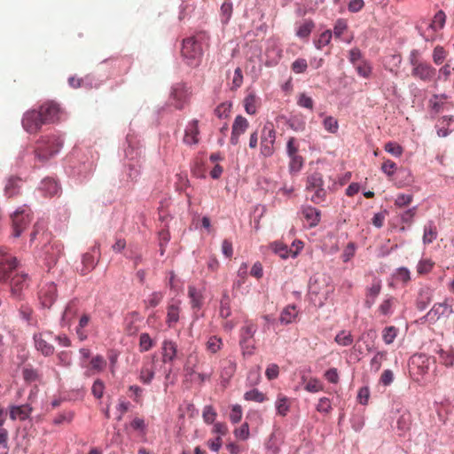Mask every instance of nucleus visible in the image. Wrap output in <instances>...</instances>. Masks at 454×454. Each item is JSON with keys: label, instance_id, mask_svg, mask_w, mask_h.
Here are the masks:
<instances>
[{"label": "nucleus", "instance_id": "nucleus-41", "mask_svg": "<svg viewBox=\"0 0 454 454\" xmlns=\"http://www.w3.org/2000/svg\"><path fill=\"white\" fill-rule=\"evenodd\" d=\"M324 128L330 133H336L339 129L338 121L333 116H327L323 121Z\"/></svg>", "mask_w": 454, "mask_h": 454}, {"label": "nucleus", "instance_id": "nucleus-18", "mask_svg": "<svg viewBox=\"0 0 454 454\" xmlns=\"http://www.w3.org/2000/svg\"><path fill=\"white\" fill-rule=\"evenodd\" d=\"M34 341L35 348L44 356H51L54 353V347L43 337L42 333L35 334Z\"/></svg>", "mask_w": 454, "mask_h": 454}, {"label": "nucleus", "instance_id": "nucleus-45", "mask_svg": "<svg viewBox=\"0 0 454 454\" xmlns=\"http://www.w3.org/2000/svg\"><path fill=\"white\" fill-rule=\"evenodd\" d=\"M22 375L27 382H35L39 379L37 371L32 367H25Z\"/></svg>", "mask_w": 454, "mask_h": 454}, {"label": "nucleus", "instance_id": "nucleus-46", "mask_svg": "<svg viewBox=\"0 0 454 454\" xmlns=\"http://www.w3.org/2000/svg\"><path fill=\"white\" fill-rule=\"evenodd\" d=\"M385 151L393 156L399 157L403 153L402 146L395 142H388L385 145Z\"/></svg>", "mask_w": 454, "mask_h": 454}, {"label": "nucleus", "instance_id": "nucleus-21", "mask_svg": "<svg viewBox=\"0 0 454 454\" xmlns=\"http://www.w3.org/2000/svg\"><path fill=\"white\" fill-rule=\"evenodd\" d=\"M40 189L48 196H55L60 192L59 184L55 179L51 177L44 178L42 181Z\"/></svg>", "mask_w": 454, "mask_h": 454}, {"label": "nucleus", "instance_id": "nucleus-47", "mask_svg": "<svg viewBox=\"0 0 454 454\" xmlns=\"http://www.w3.org/2000/svg\"><path fill=\"white\" fill-rule=\"evenodd\" d=\"M153 346V340L148 333H142L139 337V348L141 352L148 351Z\"/></svg>", "mask_w": 454, "mask_h": 454}, {"label": "nucleus", "instance_id": "nucleus-59", "mask_svg": "<svg viewBox=\"0 0 454 454\" xmlns=\"http://www.w3.org/2000/svg\"><path fill=\"white\" fill-rule=\"evenodd\" d=\"M242 418V408L239 404H234L231 407V412L230 414V419L233 424H237L241 420Z\"/></svg>", "mask_w": 454, "mask_h": 454}, {"label": "nucleus", "instance_id": "nucleus-12", "mask_svg": "<svg viewBox=\"0 0 454 454\" xmlns=\"http://www.w3.org/2000/svg\"><path fill=\"white\" fill-rule=\"evenodd\" d=\"M99 256H100L99 244L96 243L90 252L85 253L82 255V267L80 270L81 274L86 275L92 269H94L95 265L97 264V262L98 261Z\"/></svg>", "mask_w": 454, "mask_h": 454}, {"label": "nucleus", "instance_id": "nucleus-4", "mask_svg": "<svg viewBox=\"0 0 454 454\" xmlns=\"http://www.w3.org/2000/svg\"><path fill=\"white\" fill-rule=\"evenodd\" d=\"M305 191L312 192L310 200L315 204H320L325 200L327 192L320 172L315 171L307 176Z\"/></svg>", "mask_w": 454, "mask_h": 454}, {"label": "nucleus", "instance_id": "nucleus-15", "mask_svg": "<svg viewBox=\"0 0 454 454\" xmlns=\"http://www.w3.org/2000/svg\"><path fill=\"white\" fill-rule=\"evenodd\" d=\"M205 288L202 286H189L188 295L191 300L192 309H200L203 306L205 297Z\"/></svg>", "mask_w": 454, "mask_h": 454}, {"label": "nucleus", "instance_id": "nucleus-32", "mask_svg": "<svg viewBox=\"0 0 454 454\" xmlns=\"http://www.w3.org/2000/svg\"><path fill=\"white\" fill-rule=\"evenodd\" d=\"M381 286H372L367 291L366 299L364 301V306L367 309H371L372 306L375 303V301L378 295L380 293Z\"/></svg>", "mask_w": 454, "mask_h": 454}, {"label": "nucleus", "instance_id": "nucleus-35", "mask_svg": "<svg viewBox=\"0 0 454 454\" xmlns=\"http://www.w3.org/2000/svg\"><path fill=\"white\" fill-rule=\"evenodd\" d=\"M386 357H387L386 351L376 352V354L374 355V356L372 358V360L370 362L371 370L373 371L374 372H377L380 369L381 363L383 360L386 359Z\"/></svg>", "mask_w": 454, "mask_h": 454}, {"label": "nucleus", "instance_id": "nucleus-49", "mask_svg": "<svg viewBox=\"0 0 454 454\" xmlns=\"http://www.w3.org/2000/svg\"><path fill=\"white\" fill-rule=\"evenodd\" d=\"M335 341L340 345L347 347L352 344L353 338L350 333H346L342 331L336 335Z\"/></svg>", "mask_w": 454, "mask_h": 454}, {"label": "nucleus", "instance_id": "nucleus-9", "mask_svg": "<svg viewBox=\"0 0 454 454\" xmlns=\"http://www.w3.org/2000/svg\"><path fill=\"white\" fill-rule=\"evenodd\" d=\"M168 213L163 205L159 207V220L161 222L160 230L159 231V245L160 254H163L168 244Z\"/></svg>", "mask_w": 454, "mask_h": 454}, {"label": "nucleus", "instance_id": "nucleus-1", "mask_svg": "<svg viewBox=\"0 0 454 454\" xmlns=\"http://www.w3.org/2000/svg\"><path fill=\"white\" fill-rule=\"evenodd\" d=\"M207 39V35L200 32L183 40L181 56L186 65L197 67L200 64L204 52L203 45Z\"/></svg>", "mask_w": 454, "mask_h": 454}, {"label": "nucleus", "instance_id": "nucleus-36", "mask_svg": "<svg viewBox=\"0 0 454 454\" xmlns=\"http://www.w3.org/2000/svg\"><path fill=\"white\" fill-rule=\"evenodd\" d=\"M244 399L247 401L263 403L266 400V397L264 394L260 392L257 388H253L245 393Z\"/></svg>", "mask_w": 454, "mask_h": 454}, {"label": "nucleus", "instance_id": "nucleus-22", "mask_svg": "<svg viewBox=\"0 0 454 454\" xmlns=\"http://www.w3.org/2000/svg\"><path fill=\"white\" fill-rule=\"evenodd\" d=\"M298 317V311L295 305L286 306L281 312L278 321L281 325H289L294 323Z\"/></svg>", "mask_w": 454, "mask_h": 454}, {"label": "nucleus", "instance_id": "nucleus-16", "mask_svg": "<svg viewBox=\"0 0 454 454\" xmlns=\"http://www.w3.org/2000/svg\"><path fill=\"white\" fill-rule=\"evenodd\" d=\"M38 295L42 305L45 308H50L57 297L56 286H43Z\"/></svg>", "mask_w": 454, "mask_h": 454}, {"label": "nucleus", "instance_id": "nucleus-6", "mask_svg": "<svg viewBox=\"0 0 454 454\" xmlns=\"http://www.w3.org/2000/svg\"><path fill=\"white\" fill-rule=\"evenodd\" d=\"M276 129L271 122H267L261 134V154L263 157H270L275 152Z\"/></svg>", "mask_w": 454, "mask_h": 454}, {"label": "nucleus", "instance_id": "nucleus-39", "mask_svg": "<svg viewBox=\"0 0 454 454\" xmlns=\"http://www.w3.org/2000/svg\"><path fill=\"white\" fill-rule=\"evenodd\" d=\"M231 315L230 298L226 294H223L220 302V316L223 318H227Z\"/></svg>", "mask_w": 454, "mask_h": 454}, {"label": "nucleus", "instance_id": "nucleus-63", "mask_svg": "<svg viewBox=\"0 0 454 454\" xmlns=\"http://www.w3.org/2000/svg\"><path fill=\"white\" fill-rule=\"evenodd\" d=\"M355 251L356 245L353 242H349L344 248L343 253L341 254L343 262H348L354 256Z\"/></svg>", "mask_w": 454, "mask_h": 454}, {"label": "nucleus", "instance_id": "nucleus-19", "mask_svg": "<svg viewBox=\"0 0 454 454\" xmlns=\"http://www.w3.org/2000/svg\"><path fill=\"white\" fill-rule=\"evenodd\" d=\"M454 129V117L443 116L439 120L437 125V134L439 137H445Z\"/></svg>", "mask_w": 454, "mask_h": 454}, {"label": "nucleus", "instance_id": "nucleus-56", "mask_svg": "<svg viewBox=\"0 0 454 454\" xmlns=\"http://www.w3.org/2000/svg\"><path fill=\"white\" fill-rule=\"evenodd\" d=\"M355 67L358 74L362 77L367 78L370 76L372 73V67L366 61H360V63Z\"/></svg>", "mask_w": 454, "mask_h": 454}, {"label": "nucleus", "instance_id": "nucleus-42", "mask_svg": "<svg viewBox=\"0 0 454 454\" xmlns=\"http://www.w3.org/2000/svg\"><path fill=\"white\" fill-rule=\"evenodd\" d=\"M347 29V21L343 19H338L333 27V35L336 38H340Z\"/></svg>", "mask_w": 454, "mask_h": 454}, {"label": "nucleus", "instance_id": "nucleus-29", "mask_svg": "<svg viewBox=\"0 0 454 454\" xmlns=\"http://www.w3.org/2000/svg\"><path fill=\"white\" fill-rule=\"evenodd\" d=\"M90 321V317L88 314H82L80 317L78 326L76 327V334L81 341L88 338V334L84 328L88 326Z\"/></svg>", "mask_w": 454, "mask_h": 454}, {"label": "nucleus", "instance_id": "nucleus-24", "mask_svg": "<svg viewBox=\"0 0 454 454\" xmlns=\"http://www.w3.org/2000/svg\"><path fill=\"white\" fill-rule=\"evenodd\" d=\"M435 363V358L427 356L425 354L415 355L412 357V364H418L421 373H427L430 369V364Z\"/></svg>", "mask_w": 454, "mask_h": 454}, {"label": "nucleus", "instance_id": "nucleus-30", "mask_svg": "<svg viewBox=\"0 0 454 454\" xmlns=\"http://www.w3.org/2000/svg\"><path fill=\"white\" fill-rule=\"evenodd\" d=\"M153 362H149L147 364H145L141 369L139 380L145 383L149 384L151 380L153 378L154 372H153Z\"/></svg>", "mask_w": 454, "mask_h": 454}, {"label": "nucleus", "instance_id": "nucleus-26", "mask_svg": "<svg viewBox=\"0 0 454 454\" xmlns=\"http://www.w3.org/2000/svg\"><path fill=\"white\" fill-rule=\"evenodd\" d=\"M315 28V23L312 20H305L296 29V35L301 39L308 40L312 30Z\"/></svg>", "mask_w": 454, "mask_h": 454}, {"label": "nucleus", "instance_id": "nucleus-33", "mask_svg": "<svg viewBox=\"0 0 454 454\" xmlns=\"http://www.w3.org/2000/svg\"><path fill=\"white\" fill-rule=\"evenodd\" d=\"M333 33L330 29H327L320 34L317 40H315L314 44L317 49L322 50L323 47L328 45L331 43Z\"/></svg>", "mask_w": 454, "mask_h": 454}, {"label": "nucleus", "instance_id": "nucleus-48", "mask_svg": "<svg viewBox=\"0 0 454 454\" xmlns=\"http://www.w3.org/2000/svg\"><path fill=\"white\" fill-rule=\"evenodd\" d=\"M90 365L93 370L97 372H101L106 367V361L102 356L97 355L96 356L92 357L90 361Z\"/></svg>", "mask_w": 454, "mask_h": 454}, {"label": "nucleus", "instance_id": "nucleus-13", "mask_svg": "<svg viewBox=\"0 0 454 454\" xmlns=\"http://www.w3.org/2000/svg\"><path fill=\"white\" fill-rule=\"evenodd\" d=\"M13 236L20 237L22 231L28 226L31 218L25 210H17L12 215Z\"/></svg>", "mask_w": 454, "mask_h": 454}, {"label": "nucleus", "instance_id": "nucleus-54", "mask_svg": "<svg viewBox=\"0 0 454 454\" xmlns=\"http://www.w3.org/2000/svg\"><path fill=\"white\" fill-rule=\"evenodd\" d=\"M243 83V74L240 67H237L234 71V76L231 82V90H236L241 87Z\"/></svg>", "mask_w": 454, "mask_h": 454}, {"label": "nucleus", "instance_id": "nucleus-43", "mask_svg": "<svg viewBox=\"0 0 454 454\" xmlns=\"http://www.w3.org/2000/svg\"><path fill=\"white\" fill-rule=\"evenodd\" d=\"M231 108V103L230 102H224L220 104L215 109V115L222 119L228 117Z\"/></svg>", "mask_w": 454, "mask_h": 454}, {"label": "nucleus", "instance_id": "nucleus-23", "mask_svg": "<svg viewBox=\"0 0 454 454\" xmlns=\"http://www.w3.org/2000/svg\"><path fill=\"white\" fill-rule=\"evenodd\" d=\"M32 409L29 405H20V406H11L10 407V418L12 420L19 419L20 420H25L29 417Z\"/></svg>", "mask_w": 454, "mask_h": 454}, {"label": "nucleus", "instance_id": "nucleus-51", "mask_svg": "<svg viewBox=\"0 0 454 454\" xmlns=\"http://www.w3.org/2000/svg\"><path fill=\"white\" fill-rule=\"evenodd\" d=\"M395 299L391 296V295H387L385 300L383 301V302L380 304V311L382 315H389L391 313V307H392V304L394 302Z\"/></svg>", "mask_w": 454, "mask_h": 454}, {"label": "nucleus", "instance_id": "nucleus-44", "mask_svg": "<svg viewBox=\"0 0 454 454\" xmlns=\"http://www.w3.org/2000/svg\"><path fill=\"white\" fill-rule=\"evenodd\" d=\"M286 153L288 157L300 155L299 154V145L294 137L288 138L286 143Z\"/></svg>", "mask_w": 454, "mask_h": 454}, {"label": "nucleus", "instance_id": "nucleus-55", "mask_svg": "<svg viewBox=\"0 0 454 454\" xmlns=\"http://www.w3.org/2000/svg\"><path fill=\"white\" fill-rule=\"evenodd\" d=\"M105 384L101 380H96L92 385L91 392L93 395L100 399L104 395Z\"/></svg>", "mask_w": 454, "mask_h": 454}, {"label": "nucleus", "instance_id": "nucleus-14", "mask_svg": "<svg viewBox=\"0 0 454 454\" xmlns=\"http://www.w3.org/2000/svg\"><path fill=\"white\" fill-rule=\"evenodd\" d=\"M248 127L249 122L245 117L242 115L236 116L231 127L230 143L233 145H238L240 136L247 130Z\"/></svg>", "mask_w": 454, "mask_h": 454}, {"label": "nucleus", "instance_id": "nucleus-52", "mask_svg": "<svg viewBox=\"0 0 454 454\" xmlns=\"http://www.w3.org/2000/svg\"><path fill=\"white\" fill-rule=\"evenodd\" d=\"M297 104L304 108L312 110L314 107L313 99L305 93H301L298 97Z\"/></svg>", "mask_w": 454, "mask_h": 454}, {"label": "nucleus", "instance_id": "nucleus-58", "mask_svg": "<svg viewBox=\"0 0 454 454\" xmlns=\"http://www.w3.org/2000/svg\"><path fill=\"white\" fill-rule=\"evenodd\" d=\"M446 58V52L442 46H436L433 51V60L436 65H440Z\"/></svg>", "mask_w": 454, "mask_h": 454}, {"label": "nucleus", "instance_id": "nucleus-20", "mask_svg": "<svg viewBox=\"0 0 454 454\" xmlns=\"http://www.w3.org/2000/svg\"><path fill=\"white\" fill-rule=\"evenodd\" d=\"M199 126L198 121H192L185 129V134L184 137V142L187 145H195L199 142Z\"/></svg>", "mask_w": 454, "mask_h": 454}, {"label": "nucleus", "instance_id": "nucleus-64", "mask_svg": "<svg viewBox=\"0 0 454 454\" xmlns=\"http://www.w3.org/2000/svg\"><path fill=\"white\" fill-rule=\"evenodd\" d=\"M395 169L396 164L390 160H385L381 165L382 172L385 173L387 176H392Z\"/></svg>", "mask_w": 454, "mask_h": 454}, {"label": "nucleus", "instance_id": "nucleus-17", "mask_svg": "<svg viewBox=\"0 0 454 454\" xmlns=\"http://www.w3.org/2000/svg\"><path fill=\"white\" fill-rule=\"evenodd\" d=\"M301 214L309 227H315L320 222L321 213L316 207L311 206L304 207Z\"/></svg>", "mask_w": 454, "mask_h": 454}, {"label": "nucleus", "instance_id": "nucleus-28", "mask_svg": "<svg viewBox=\"0 0 454 454\" xmlns=\"http://www.w3.org/2000/svg\"><path fill=\"white\" fill-rule=\"evenodd\" d=\"M258 98L253 92L247 94L244 98V107L248 114H255L257 112Z\"/></svg>", "mask_w": 454, "mask_h": 454}, {"label": "nucleus", "instance_id": "nucleus-50", "mask_svg": "<svg viewBox=\"0 0 454 454\" xmlns=\"http://www.w3.org/2000/svg\"><path fill=\"white\" fill-rule=\"evenodd\" d=\"M291 68L295 74H302L308 68L307 60L304 59H297L293 62Z\"/></svg>", "mask_w": 454, "mask_h": 454}, {"label": "nucleus", "instance_id": "nucleus-57", "mask_svg": "<svg viewBox=\"0 0 454 454\" xmlns=\"http://www.w3.org/2000/svg\"><path fill=\"white\" fill-rule=\"evenodd\" d=\"M276 409L279 415L286 416L289 410V406L287 405V398L285 396L279 397L276 402Z\"/></svg>", "mask_w": 454, "mask_h": 454}, {"label": "nucleus", "instance_id": "nucleus-40", "mask_svg": "<svg viewBox=\"0 0 454 454\" xmlns=\"http://www.w3.org/2000/svg\"><path fill=\"white\" fill-rule=\"evenodd\" d=\"M397 333V329L395 326H387L383 330L382 338L386 344H391Z\"/></svg>", "mask_w": 454, "mask_h": 454}, {"label": "nucleus", "instance_id": "nucleus-10", "mask_svg": "<svg viewBox=\"0 0 454 454\" xmlns=\"http://www.w3.org/2000/svg\"><path fill=\"white\" fill-rule=\"evenodd\" d=\"M38 111L45 124L54 123L60 119L61 109L56 102H45L39 107Z\"/></svg>", "mask_w": 454, "mask_h": 454}, {"label": "nucleus", "instance_id": "nucleus-5", "mask_svg": "<svg viewBox=\"0 0 454 454\" xmlns=\"http://www.w3.org/2000/svg\"><path fill=\"white\" fill-rule=\"evenodd\" d=\"M410 64L412 66V76L423 82H431L435 75V68L429 63L419 59V51L412 50L409 56Z\"/></svg>", "mask_w": 454, "mask_h": 454}, {"label": "nucleus", "instance_id": "nucleus-27", "mask_svg": "<svg viewBox=\"0 0 454 454\" xmlns=\"http://www.w3.org/2000/svg\"><path fill=\"white\" fill-rule=\"evenodd\" d=\"M288 170L292 176L298 175L304 166V159L301 155L288 157Z\"/></svg>", "mask_w": 454, "mask_h": 454}, {"label": "nucleus", "instance_id": "nucleus-8", "mask_svg": "<svg viewBox=\"0 0 454 454\" xmlns=\"http://www.w3.org/2000/svg\"><path fill=\"white\" fill-rule=\"evenodd\" d=\"M43 124L45 123L39 111H27L23 115L22 127L27 132L30 134H35L38 132Z\"/></svg>", "mask_w": 454, "mask_h": 454}, {"label": "nucleus", "instance_id": "nucleus-11", "mask_svg": "<svg viewBox=\"0 0 454 454\" xmlns=\"http://www.w3.org/2000/svg\"><path fill=\"white\" fill-rule=\"evenodd\" d=\"M191 88L184 83H177L172 90V98L175 100V107L183 109L188 104L191 97Z\"/></svg>", "mask_w": 454, "mask_h": 454}, {"label": "nucleus", "instance_id": "nucleus-61", "mask_svg": "<svg viewBox=\"0 0 454 454\" xmlns=\"http://www.w3.org/2000/svg\"><path fill=\"white\" fill-rule=\"evenodd\" d=\"M434 266L430 260H422L417 266V272L420 275L428 273Z\"/></svg>", "mask_w": 454, "mask_h": 454}, {"label": "nucleus", "instance_id": "nucleus-38", "mask_svg": "<svg viewBox=\"0 0 454 454\" xmlns=\"http://www.w3.org/2000/svg\"><path fill=\"white\" fill-rule=\"evenodd\" d=\"M446 20V15L442 11H439L435 13L433 21L431 23V27L434 30H439L443 27Z\"/></svg>", "mask_w": 454, "mask_h": 454}, {"label": "nucleus", "instance_id": "nucleus-53", "mask_svg": "<svg viewBox=\"0 0 454 454\" xmlns=\"http://www.w3.org/2000/svg\"><path fill=\"white\" fill-rule=\"evenodd\" d=\"M412 195L411 194H398L396 196V199L395 200V205L398 207H403L406 206H409L411 202L412 201Z\"/></svg>", "mask_w": 454, "mask_h": 454}, {"label": "nucleus", "instance_id": "nucleus-2", "mask_svg": "<svg viewBox=\"0 0 454 454\" xmlns=\"http://www.w3.org/2000/svg\"><path fill=\"white\" fill-rule=\"evenodd\" d=\"M0 281H11L16 285L31 281L27 274L18 270L16 257L9 254L6 248H0Z\"/></svg>", "mask_w": 454, "mask_h": 454}, {"label": "nucleus", "instance_id": "nucleus-34", "mask_svg": "<svg viewBox=\"0 0 454 454\" xmlns=\"http://www.w3.org/2000/svg\"><path fill=\"white\" fill-rule=\"evenodd\" d=\"M437 238L435 226L430 223L424 228L423 241L425 244L432 243Z\"/></svg>", "mask_w": 454, "mask_h": 454}, {"label": "nucleus", "instance_id": "nucleus-62", "mask_svg": "<svg viewBox=\"0 0 454 454\" xmlns=\"http://www.w3.org/2000/svg\"><path fill=\"white\" fill-rule=\"evenodd\" d=\"M236 437L241 440H247L249 437V426L247 422L243 423L240 427L234 430Z\"/></svg>", "mask_w": 454, "mask_h": 454}, {"label": "nucleus", "instance_id": "nucleus-3", "mask_svg": "<svg viewBox=\"0 0 454 454\" xmlns=\"http://www.w3.org/2000/svg\"><path fill=\"white\" fill-rule=\"evenodd\" d=\"M63 145V139L57 135L41 137L35 148V157L42 163H45L56 155Z\"/></svg>", "mask_w": 454, "mask_h": 454}, {"label": "nucleus", "instance_id": "nucleus-37", "mask_svg": "<svg viewBox=\"0 0 454 454\" xmlns=\"http://www.w3.org/2000/svg\"><path fill=\"white\" fill-rule=\"evenodd\" d=\"M19 182L20 179L16 177H12L8 180L4 188L5 195L7 197L11 198L18 193Z\"/></svg>", "mask_w": 454, "mask_h": 454}, {"label": "nucleus", "instance_id": "nucleus-60", "mask_svg": "<svg viewBox=\"0 0 454 454\" xmlns=\"http://www.w3.org/2000/svg\"><path fill=\"white\" fill-rule=\"evenodd\" d=\"M216 413L212 406L207 405L204 407L202 417L204 421L207 424H212L215 419Z\"/></svg>", "mask_w": 454, "mask_h": 454}, {"label": "nucleus", "instance_id": "nucleus-7", "mask_svg": "<svg viewBox=\"0 0 454 454\" xmlns=\"http://www.w3.org/2000/svg\"><path fill=\"white\" fill-rule=\"evenodd\" d=\"M453 312L451 306L446 301L435 303L433 308L420 318V321L434 324L441 317H448Z\"/></svg>", "mask_w": 454, "mask_h": 454}, {"label": "nucleus", "instance_id": "nucleus-25", "mask_svg": "<svg viewBox=\"0 0 454 454\" xmlns=\"http://www.w3.org/2000/svg\"><path fill=\"white\" fill-rule=\"evenodd\" d=\"M432 290L428 287L420 289L417 298V309L420 311L425 310L431 302Z\"/></svg>", "mask_w": 454, "mask_h": 454}, {"label": "nucleus", "instance_id": "nucleus-31", "mask_svg": "<svg viewBox=\"0 0 454 454\" xmlns=\"http://www.w3.org/2000/svg\"><path fill=\"white\" fill-rule=\"evenodd\" d=\"M435 352L439 355V360L442 364L446 366H451L453 364L454 350L452 348H450L448 350L438 348Z\"/></svg>", "mask_w": 454, "mask_h": 454}]
</instances>
